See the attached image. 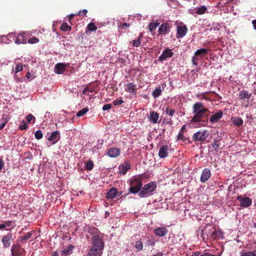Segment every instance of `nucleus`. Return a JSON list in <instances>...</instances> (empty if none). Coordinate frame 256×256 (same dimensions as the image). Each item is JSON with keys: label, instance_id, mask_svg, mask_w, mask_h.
<instances>
[{"label": "nucleus", "instance_id": "obj_37", "mask_svg": "<svg viewBox=\"0 0 256 256\" xmlns=\"http://www.w3.org/2000/svg\"><path fill=\"white\" fill-rule=\"evenodd\" d=\"M240 256H256V250L242 252Z\"/></svg>", "mask_w": 256, "mask_h": 256}, {"label": "nucleus", "instance_id": "obj_8", "mask_svg": "<svg viewBox=\"0 0 256 256\" xmlns=\"http://www.w3.org/2000/svg\"><path fill=\"white\" fill-rule=\"evenodd\" d=\"M174 52L168 48H166L162 52V54L159 56L158 60L160 62L166 60L168 58H172L174 56Z\"/></svg>", "mask_w": 256, "mask_h": 256}, {"label": "nucleus", "instance_id": "obj_45", "mask_svg": "<svg viewBox=\"0 0 256 256\" xmlns=\"http://www.w3.org/2000/svg\"><path fill=\"white\" fill-rule=\"evenodd\" d=\"M38 42H39L38 38H36L34 36L30 38L28 41V42L29 44H36V43Z\"/></svg>", "mask_w": 256, "mask_h": 256}, {"label": "nucleus", "instance_id": "obj_57", "mask_svg": "<svg viewBox=\"0 0 256 256\" xmlns=\"http://www.w3.org/2000/svg\"><path fill=\"white\" fill-rule=\"evenodd\" d=\"M6 122H4L0 124V130L2 129L5 126Z\"/></svg>", "mask_w": 256, "mask_h": 256}, {"label": "nucleus", "instance_id": "obj_41", "mask_svg": "<svg viewBox=\"0 0 256 256\" xmlns=\"http://www.w3.org/2000/svg\"><path fill=\"white\" fill-rule=\"evenodd\" d=\"M32 236V232H28V233H26V234L25 236L21 237V238H20L21 240L22 241H26V240L29 239Z\"/></svg>", "mask_w": 256, "mask_h": 256}, {"label": "nucleus", "instance_id": "obj_39", "mask_svg": "<svg viewBox=\"0 0 256 256\" xmlns=\"http://www.w3.org/2000/svg\"><path fill=\"white\" fill-rule=\"evenodd\" d=\"M8 36L10 38H13L14 40V42L16 44H20L21 43L20 40L18 38H16L14 39V38L15 37L14 34V33H10Z\"/></svg>", "mask_w": 256, "mask_h": 256}, {"label": "nucleus", "instance_id": "obj_27", "mask_svg": "<svg viewBox=\"0 0 256 256\" xmlns=\"http://www.w3.org/2000/svg\"><path fill=\"white\" fill-rule=\"evenodd\" d=\"M184 132H179L177 136V140H181L182 142L186 143L188 141V143H191L192 142L188 140V138H186L184 136Z\"/></svg>", "mask_w": 256, "mask_h": 256}, {"label": "nucleus", "instance_id": "obj_59", "mask_svg": "<svg viewBox=\"0 0 256 256\" xmlns=\"http://www.w3.org/2000/svg\"><path fill=\"white\" fill-rule=\"evenodd\" d=\"M130 26L129 24L124 23L121 24L120 27H129Z\"/></svg>", "mask_w": 256, "mask_h": 256}, {"label": "nucleus", "instance_id": "obj_24", "mask_svg": "<svg viewBox=\"0 0 256 256\" xmlns=\"http://www.w3.org/2000/svg\"><path fill=\"white\" fill-rule=\"evenodd\" d=\"M252 96V94L248 90H242L240 92L238 96L240 100L248 99Z\"/></svg>", "mask_w": 256, "mask_h": 256}, {"label": "nucleus", "instance_id": "obj_54", "mask_svg": "<svg viewBox=\"0 0 256 256\" xmlns=\"http://www.w3.org/2000/svg\"><path fill=\"white\" fill-rule=\"evenodd\" d=\"M186 125L185 124V125H184L182 127V128H180V130L179 132H180L181 133L182 132H184V130H186Z\"/></svg>", "mask_w": 256, "mask_h": 256}, {"label": "nucleus", "instance_id": "obj_20", "mask_svg": "<svg viewBox=\"0 0 256 256\" xmlns=\"http://www.w3.org/2000/svg\"><path fill=\"white\" fill-rule=\"evenodd\" d=\"M130 164L128 162H126L124 164H122L119 166L120 172L124 174L130 169Z\"/></svg>", "mask_w": 256, "mask_h": 256}, {"label": "nucleus", "instance_id": "obj_50", "mask_svg": "<svg viewBox=\"0 0 256 256\" xmlns=\"http://www.w3.org/2000/svg\"><path fill=\"white\" fill-rule=\"evenodd\" d=\"M88 12V10H80L78 12V15L80 16L81 13H82V15L86 16V14Z\"/></svg>", "mask_w": 256, "mask_h": 256}, {"label": "nucleus", "instance_id": "obj_46", "mask_svg": "<svg viewBox=\"0 0 256 256\" xmlns=\"http://www.w3.org/2000/svg\"><path fill=\"white\" fill-rule=\"evenodd\" d=\"M22 70V66L20 64H18L15 68V72L18 73Z\"/></svg>", "mask_w": 256, "mask_h": 256}, {"label": "nucleus", "instance_id": "obj_5", "mask_svg": "<svg viewBox=\"0 0 256 256\" xmlns=\"http://www.w3.org/2000/svg\"><path fill=\"white\" fill-rule=\"evenodd\" d=\"M209 136V132L206 130H199L195 132L192 136L193 142H202L206 140Z\"/></svg>", "mask_w": 256, "mask_h": 256}, {"label": "nucleus", "instance_id": "obj_52", "mask_svg": "<svg viewBox=\"0 0 256 256\" xmlns=\"http://www.w3.org/2000/svg\"><path fill=\"white\" fill-rule=\"evenodd\" d=\"M202 97L201 98V99H204L206 100H210V98H208V96H206L204 94H202Z\"/></svg>", "mask_w": 256, "mask_h": 256}, {"label": "nucleus", "instance_id": "obj_48", "mask_svg": "<svg viewBox=\"0 0 256 256\" xmlns=\"http://www.w3.org/2000/svg\"><path fill=\"white\" fill-rule=\"evenodd\" d=\"M111 108H112L111 104H106L103 106L102 110H110Z\"/></svg>", "mask_w": 256, "mask_h": 256}, {"label": "nucleus", "instance_id": "obj_64", "mask_svg": "<svg viewBox=\"0 0 256 256\" xmlns=\"http://www.w3.org/2000/svg\"><path fill=\"white\" fill-rule=\"evenodd\" d=\"M74 14H70L69 16V20H70L72 19L74 17Z\"/></svg>", "mask_w": 256, "mask_h": 256}, {"label": "nucleus", "instance_id": "obj_44", "mask_svg": "<svg viewBox=\"0 0 256 256\" xmlns=\"http://www.w3.org/2000/svg\"><path fill=\"white\" fill-rule=\"evenodd\" d=\"M28 128V124L24 120L22 122V124L20 126L19 128L22 130L27 129Z\"/></svg>", "mask_w": 256, "mask_h": 256}, {"label": "nucleus", "instance_id": "obj_42", "mask_svg": "<svg viewBox=\"0 0 256 256\" xmlns=\"http://www.w3.org/2000/svg\"><path fill=\"white\" fill-rule=\"evenodd\" d=\"M34 136L36 139L40 140L42 138L43 134L41 130H38L35 132Z\"/></svg>", "mask_w": 256, "mask_h": 256}, {"label": "nucleus", "instance_id": "obj_3", "mask_svg": "<svg viewBox=\"0 0 256 256\" xmlns=\"http://www.w3.org/2000/svg\"><path fill=\"white\" fill-rule=\"evenodd\" d=\"M156 188V182H150L148 184H144L142 188V190L139 192L138 196L142 198L150 195Z\"/></svg>", "mask_w": 256, "mask_h": 256}, {"label": "nucleus", "instance_id": "obj_56", "mask_svg": "<svg viewBox=\"0 0 256 256\" xmlns=\"http://www.w3.org/2000/svg\"><path fill=\"white\" fill-rule=\"evenodd\" d=\"M252 25H253V26H254V28L255 30H256V20H253L252 22Z\"/></svg>", "mask_w": 256, "mask_h": 256}, {"label": "nucleus", "instance_id": "obj_16", "mask_svg": "<svg viewBox=\"0 0 256 256\" xmlns=\"http://www.w3.org/2000/svg\"><path fill=\"white\" fill-rule=\"evenodd\" d=\"M223 112L221 110L212 115L210 118V121L211 123L218 122L222 116Z\"/></svg>", "mask_w": 256, "mask_h": 256}, {"label": "nucleus", "instance_id": "obj_10", "mask_svg": "<svg viewBox=\"0 0 256 256\" xmlns=\"http://www.w3.org/2000/svg\"><path fill=\"white\" fill-rule=\"evenodd\" d=\"M171 26L168 23H162L158 28V32L160 34H164L168 33L170 32Z\"/></svg>", "mask_w": 256, "mask_h": 256}, {"label": "nucleus", "instance_id": "obj_49", "mask_svg": "<svg viewBox=\"0 0 256 256\" xmlns=\"http://www.w3.org/2000/svg\"><path fill=\"white\" fill-rule=\"evenodd\" d=\"M86 88L88 92H92L94 90V88L92 86H87Z\"/></svg>", "mask_w": 256, "mask_h": 256}, {"label": "nucleus", "instance_id": "obj_15", "mask_svg": "<svg viewBox=\"0 0 256 256\" xmlns=\"http://www.w3.org/2000/svg\"><path fill=\"white\" fill-rule=\"evenodd\" d=\"M211 176L210 170L208 168H204L200 176V182H204L207 181Z\"/></svg>", "mask_w": 256, "mask_h": 256}, {"label": "nucleus", "instance_id": "obj_51", "mask_svg": "<svg viewBox=\"0 0 256 256\" xmlns=\"http://www.w3.org/2000/svg\"><path fill=\"white\" fill-rule=\"evenodd\" d=\"M4 223H5L4 225H6V226H9L12 224L13 222L11 220H8V221H6L4 222Z\"/></svg>", "mask_w": 256, "mask_h": 256}, {"label": "nucleus", "instance_id": "obj_58", "mask_svg": "<svg viewBox=\"0 0 256 256\" xmlns=\"http://www.w3.org/2000/svg\"><path fill=\"white\" fill-rule=\"evenodd\" d=\"M203 256H214L210 253H209V252H205L203 254Z\"/></svg>", "mask_w": 256, "mask_h": 256}, {"label": "nucleus", "instance_id": "obj_23", "mask_svg": "<svg viewBox=\"0 0 256 256\" xmlns=\"http://www.w3.org/2000/svg\"><path fill=\"white\" fill-rule=\"evenodd\" d=\"M125 90L128 92L134 94L136 93V85L132 82H130L126 84H125Z\"/></svg>", "mask_w": 256, "mask_h": 256}, {"label": "nucleus", "instance_id": "obj_35", "mask_svg": "<svg viewBox=\"0 0 256 256\" xmlns=\"http://www.w3.org/2000/svg\"><path fill=\"white\" fill-rule=\"evenodd\" d=\"M206 10V8L204 6H201L196 10V14H204Z\"/></svg>", "mask_w": 256, "mask_h": 256}, {"label": "nucleus", "instance_id": "obj_19", "mask_svg": "<svg viewBox=\"0 0 256 256\" xmlns=\"http://www.w3.org/2000/svg\"><path fill=\"white\" fill-rule=\"evenodd\" d=\"M120 150L117 148H112L108 150V154L111 158H116L120 154Z\"/></svg>", "mask_w": 256, "mask_h": 256}, {"label": "nucleus", "instance_id": "obj_40", "mask_svg": "<svg viewBox=\"0 0 256 256\" xmlns=\"http://www.w3.org/2000/svg\"><path fill=\"white\" fill-rule=\"evenodd\" d=\"M26 120L28 122L30 123L31 121L33 120L32 123L35 122L36 118L34 116H33L32 114H29L28 115L26 118Z\"/></svg>", "mask_w": 256, "mask_h": 256}, {"label": "nucleus", "instance_id": "obj_13", "mask_svg": "<svg viewBox=\"0 0 256 256\" xmlns=\"http://www.w3.org/2000/svg\"><path fill=\"white\" fill-rule=\"evenodd\" d=\"M67 65L64 63H58L56 64L54 72L58 74H62L66 70Z\"/></svg>", "mask_w": 256, "mask_h": 256}, {"label": "nucleus", "instance_id": "obj_36", "mask_svg": "<svg viewBox=\"0 0 256 256\" xmlns=\"http://www.w3.org/2000/svg\"><path fill=\"white\" fill-rule=\"evenodd\" d=\"M165 112L169 116H174L176 111L174 109L170 108L168 107H167L166 109Z\"/></svg>", "mask_w": 256, "mask_h": 256}, {"label": "nucleus", "instance_id": "obj_6", "mask_svg": "<svg viewBox=\"0 0 256 256\" xmlns=\"http://www.w3.org/2000/svg\"><path fill=\"white\" fill-rule=\"evenodd\" d=\"M92 246L103 250L104 248V242L100 236L98 234H94L92 238Z\"/></svg>", "mask_w": 256, "mask_h": 256}, {"label": "nucleus", "instance_id": "obj_34", "mask_svg": "<svg viewBox=\"0 0 256 256\" xmlns=\"http://www.w3.org/2000/svg\"><path fill=\"white\" fill-rule=\"evenodd\" d=\"M87 30L90 32H94L97 30V27L93 22H90L87 26Z\"/></svg>", "mask_w": 256, "mask_h": 256}, {"label": "nucleus", "instance_id": "obj_38", "mask_svg": "<svg viewBox=\"0 0 256 256\" xmlns=\"http://www.w3.org/2000/svg\"><path fill=\"white\" fill-rule=\"evenodd\" d=\"M89 109L87 107L83 108L82 110H80L78 113L77 114H76V116H83L84 114H85L88 111Z\"/></svg>", "mask_w": 256, "mask_h": 256}, {"label": "nucleus", "instance_id": "obj_21", "mask_svg": "<svg viewBox=\"0 0 256 256\" xmlns=\"http://www.w3.org/2000/svg\"><path fill=\"white\" fill-rule=\"evenodd\" d=\"M159 118V114L154 111L150 112V114L148 117L149 120L150 122L153 124H156L158 122V120Z\"/></svg>", "mask_w": 256, "mask_h": 256}, {"label": "nucleus", "instance_id": "obj_29", "mask_svg": "<svg viewBox=\"0 0 256 256\" xmlns=\"http://www.w3.org/2000/svg\"><path fill=\"white\" fill-rule=\"evenodd\" d=\"M162 90L160 87L156 88L152 92V95L154 98H157L162 94Z\"/></svg>", "mask_w": 256, "mask_h": 256}, {"label": "nucleus", "instance_id": "obj_55", "mask_svg": "<svg viewBox=\"0 0 256 256\" xmlns=\"http://www.w3.org/2000/svg\"><path fill=\"white\" fill-rule=\"evenodd\" d=\"M82 93L84 95H88V90H86V88H85L82 90Z\"/></svg>", "mask_w": 256, "mask_h": 256}, {"label": "nucleus", "instance_id": "obj_18", "mask_svg": "<svg viewBox=\"0 0 256 256\" xmlns=\"http://www.w3.org/2000/svg\"><path fill=\"white\" fill-rule=\"evenodd\" d=\"M168 232V230L165 228H158L154 229V233L158 236L161 237L165 236Z\"/></svg>", "mask_w": 256, "mask_h": 256}, {"label": "nucleus", "instance_id": "obj_22", "mask_svg": "<svg viewBox=\"0 0 256 256\" xmlns=\"http://www.w3.org/2000/svg\"><path fill=\"white\" fill-rule=\"evenodd\" d=\"M118 193V190L115 188H110L106 194V198L108 199L114 198Z\"/></svg>", "mask_w": 256, "mask_h": 256}, {"label": "nucleus", "instance_id": "obj_62", "mask_svg": "<svg viewBox=\"0 0 256 256\" xmlns=\"http://www.w3.org/2000/svg\"><path fill=\"white\" fill-rule=\"evenodd\" d=\"M6 227V225L4 224H0V230Z\"/></svg>", "mask_w": 256, "mask_h": 256}, {"label": "nucleus", "instance_id": "obj_26", "mask_svg": "<svg viewBox=\"0 0 256 256\" xmlns=\"http://www.w3.org/2000/svg\"><path fill=\"white\" fill-rule=\"evenodd\" d=\"M74 246L72 244L69 245L66 248L62 250V256H68L70 254L72 251Z\"/></svg>", "mask_w": 256, "mask_h": 256}, {"label": "nucleus", "instance_id": "obj_11", "mask_svg": "<svg viewBox=\"0 0 256 256\" xmlns=\"http://www.w3.org/2000/svg\"><path fill=\"white\" fill-rule=\"evenodd\" d=\"M60 138V132L56 130L52 132L50 136L48 138L49 141H52V144L56 143Z\"/></svg>", "mask_w": 256, "mask_h": 256}, {"label": "nucleus", "instance_id": "obj_12", "mask_svg": "<svg viewBox=\"0 0 256 256\" xmlns=\"http://www.w3.org/2000/svg\"><path fill=\"white\" fill-rule=\"evenodd\" d=\"M103 250L91 246L86 256H100L102 254Z\"/></svg>", "mask_w": 256, "mask_h": 256}, {"label": "nucleus", "instance_id": "obj_2", "mask_svg": "<svg viewBox=\"0 0 256 256\" xmlns=\"http://www.w3.org/2000/svg\"><path fill=\"white\" fill-rule=\"evenodd\" d=\"M142 178L140 176H134L130 181V187L128 189L130 193L136 194L142 188Z\"/></svg>", "mask_w": 256, "mask_h": 256}, {"label": "nucleus", "instance_id": "obj_53", "mask_svg": "<svg viewBox=\"0 0 256 256\" xmlns=\"http://www.w3.org/2000/svg\"><path fill=\"white\" fill-rule=\"evenodd\" d=\"M4 166V162L3 160L0 159V172L2 170L3 166Z\"/></svg>", "mask_w": 256, "mask_h": 256}, {"label": "nucleus", "instance_id": "obj_9", "mask_svg": "<svg viewBox=\"0 0 256 256\" xmlns=\"http://www.w3.org/2000/svg\"><path fill=\"white\" fill-rule=\"evenodd\" d=\"M12 234L8 233L5 236H3L2 240V242L3 244L4 248H8L10 246L11 242L12 240Z\"/></svg>", "mask_w": 256, "mask_h": 256}, {"label": "nucleus", "instance_id": "obj_31", "mask_svg": "<svg viewBox=\"0 0 256 256\" xmlns=\"http://www.w3.org/2000/svg\"><path fill=\"white\" fill-rule=\"evenodd\" d=\"M94 162H93L89 160L86 164V168L88 170H91L94 168Z\"/></svg>", "mask_w": 256, "mask_h": 256}, {"label": "nucleus", "instance_id": "obj_17", "mask_svg": "<svg viewBox=\"0 0 256 256\" xmlns=\"http://www.w3.org/2000/svg\"><path fill=\"white\" fill-rule=\"evenodd\" d=\"M168 145L162 146L158 152V156L160 158H164L168 155Z\"/></svg>", "mask_w": 256, "mask_h": 256}, {"label": "nucleus", "instance_id": "obj_25", "mask_svg": "<svg viewBox=\"0 0 256 256\" xmlns=\"http://www.w3.org/2000/svg\"><path fill=\"white\" fill-rule=\"evenodd\" d=\"M231 122L234 125L237 126H242L244 124L243 120L238 116L232 118Z\"/></svg>", "mask_w": 256, "mask_h": 256}, {"label": "nucleus", "instance_id": "obj_14", "mask_svg": "<svg viewBox=\"0 0 256 256\" xmlns=\"http://www.w3.org/2000/svg\"><path fill=\"white\" fill-rule=\"evenodd\" d=\"M188 28L186 26H178L177 27V34L176 38H182L184 36L187 32Z\"/></svg>", "mask_w": 256, "mask_h": 256}, {"label": "nucleus", "instance_id": "obj_43", "mask_svg": "<svg viewBox=\"0 0 256 256\" xmlns=\"http://www.w3.org/2000/svg\"><path fill=\"white\" fill-rule=\"evenodd\" d=\"M220 140H215L214 142L212 144V148L214 150H217L220 146Z\"/></svg>", "mask_w": 256, "mask_h": 256}, {"label": "nucleus", "instance_id": "obj_33", "mask_svg": "<svg viewBox=\"0 0 256 256\" xmlns=\"http://www.w3.org/2000/svg\"><path fill=\"white\" fill-rule=\"evenodd\" d=\"M159 23H150L148 25V29L150 32H152L156 30L157 26H158Z\"/></svg>", "mask_w": 256, "mask_h": 256}, {"label": "nucleus", "instance_id": "obj_4", "mask_svg": "<svg viewBox=\"0 0 256 256\" xmlns=\"http://www.w3.org/2000/svg\"><path fill=\"white\" fill-rule=\"evenodd\" d=\"M208 52V50L204 48L196 50L194 52V56L192 58V64L195 66H197L199 58L206 56Z\"/></svg>", "mask_w": 256, "mask_h": 256}, {"label": "nucleus", "instance_id": "obj_60", "mask_svg": "<svg viewBox=\"0 0 256 256\" xmlns=\"http://www.w3.org/2000/svg\"><path fill=\"white\" fill-rule=\"evenodd\" d=\"M200 252H196L192 254V256H198L200 255Z\"/></svg>", "mask_w": 256, "mask_h": 256}, {"label": "nucleus", "instance_id": "obj_30", "mask_svg": "<svg viewBox=\"0 0 256 256\" xmlns=\"http://www.w3.org/2000/svg\"><path fill=\"white\" fill-rule=\"evenodd\" d=\"M71 26L68 24L66 22H63L60 27V29L64 32L70 31Z\"/></svg>", "mask_w": 256, "mask_h": 256}, {"label": "nucleus", "instance_id": "obj_1", "mask_svg": "<svg viewBox=\"0 0 256 256\" xmlns=\"http://www.w3.org/2000/svg\"><path fill=\"white\" fill-rule=\"evenodd\" d=\"M192 112L194 116L190 120L191 123L202 122L204 126L208 123L210 111L203 103L196 102L194 104L192 107Z\"/></svg>", "mask_w": 256, "mask_h": 256}, {"label": "nucleus", "instance_id": "obj_63", "mask_svg": "<svg viewBox=\"0 0 256 256\" xmlns=\"http://www.w3.org/2000/svg\"><path fill=\"white\" fill-rule=\"evenodd\" d=\"M58 252H54L52 254V256H58Z\"/></svg>", "mask_w": 256, "mask_h": 256}, {"label": "nucleus", "instance_id": "obj_47", "mask_svg": "<svg viewBox=\"0 0 256 256\" xmlns=\"http://www.w3.org/2000/svg\"><path fill=\"white\" fill-rule=\"evenodd\" d=\"M124 102V101L122 100H116L113 102V104L114 106H118L122 104Z\"/></svg>", "mask_w": 256, "mask_h": 256}, {"label": "nucleus", "instance_id": "obj_28", "mask_svg": "<svg viewBox=\"0 0 256 256\" xmlns=\"http://www.w3.org/2000/svg\"><path fill=\"white\" fill-rule=\"evenodd\" d=\"M142 37V34H140L137 39L133 40L130 42V43L132 44V46L134 47H138L141 44V38Z\"/></svg>", "mask_w": 256, "mask_h": 256}, {"label": "nucleus", "instance_id": "obj_32", "mask_svg": "<svg viewBox=\"0 0 256 256\" xmlns=\"http://www.w3.org/2000/svg\"><path fill=\"white\" fill-rule=\"evenodd\" d=\"M134 247L138 252L141 251L143 249V244L141 241H136Z\"/></svg>", "mask_w": 256, "mask_h": 256}, {"label": "nucleus", "instance_id": "obj_7", "mask_svg": "<svg viewBox=\"0 0 256 256\" xmlns=\"http://www.w3.org/2000/svg\"><path fill=\"white\" fill-rule=\"evenodd\" d=\"M237 200L240 202V206L242 208H246L252 204V200L248 197H242V196H238Z\"/></svg>", "mask_w": 256, "mask_h": 256}, {"label": "nucleus", "instance_id": "obj_61", "mask_svg": "<svg viewBox=\"0 0 256 256\" xmlns=\"http://www.w3.org/2000/svg\"><path fill=\"white\" fill-rule=\"evenodd\" d=\"M153 256H163V254L162 252H159L156 254H154Z\"/></svg>", "mask_w": 256, "mask_h": 256}]
</instances>
